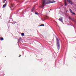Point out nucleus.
Returning <instances> with one entry per match:
<instances>
[{
    "label": "nucleus",
    "mask_w": 76,
    "mask_h": 76,
    "mask_svg": "<svg viewBox=\"0 0 76 76\" xmlns=\"http://www.w3.org/2000/svg\"><path fill=\"white\" fill-rule=\"evenodd\" d=\"M35 15H38V13H35Z\"/></svg>",
    "instance_id": "4468645a"
},
{
    "label": "nucleus",
    "mask_w": 76,
    "mask_h": 76,
    "mask_svg": "<svg viewBox=\"0 0 76 76\" xmlns=\"http://www.w3.org/2000/svg\"><path fill=\"white\" fill-rule=\"evenodd\" d=\"M3 3H4V2H3Z\"/></svg>",
    "instance_id": "aec40b11"
},
{
    "label": "nucleus",
    "mask_w": 76,
    "mask_h": 76,
    "mask_svg": "<svg viewBox=\"0 0 76 76\" xmlns=\"http://www.w3.org/2000/svg\"><path fill=\"white\" fill-rule=\"evenodd\" d=\"M18 42H19V41H20V39H18Z\"/></svg>",
    "instance_id": "2eb2a0df"
},
{
    "label": "nucleus",
    "mask_w": 76,
    "mask_h": 76,
    "mask_svg": "<svg viewBox=\"0 0 76 76\" xmlns=\"http://www.w3.org/2000/svg\"><path fill=\"white\" fill-rule=\"evenodd\" d=\"M35 9V7H33V8L32 9H31V12H33V11H34V9Z\"/></svg>",
    "instance_id": "0eeeda50"
},
{
    "label": "nucleus",
    "mask_w": 76,
    "mask_h": 76,
    "mask_svg": "<svg viewBox=\"0 0 76 76\" xmlns=\"http://www.w3.org/2000/svg\"><path fill=\"white\" fill-rule=\"evenodd\" d=\"M67 6V4L66 3L65 4V6Z\"/></svg>",
    "instance_id": "ddd939ff"
},
{
    "label": "nucleus",
    "mask_w": 76,
    "mask_h": 76,
    "mask_svg": "<svg viewBox=\"0 0 76 76\" xmlns=\"http://www.w3.org/2000/svg\"><path fill=\"white\" fill-rule=\"evenodd\" d=\"M40 26H44V24H42Z\"/></svg>",
    "instance_id": "f8f14e48"
},
{
    "label": "nucleus",
    "mask_w": 76,
    "mask_h": 76,
    "mask_svg": "<svg viewBox=\"0 0 76 76\" xmlns=\"http://www.w3.org/2000/svg\"><path fill=\"white\" fill-rule=\"evenodd\" d=\"M7 4V2H6L5 4L3 5V8H4V7H6V5Z\"/></svg>",
    "instance_id": "7ed1b4c3"
},
{
    "label": "nucleus",
    "mask_w": 76,
    "mask_h": 76,
    "mask_svg": "<svg viewBox=\"0 0 76 76\" xmlns=\"http://www.w3.org/2000/svg\"><path fill=\"white\" fill-rule=\"evenodd\" d=\"M20 56L19 57H20V56H21V55H20Z\"/></svg>",
    "instance_id": "f3484780"
},
{
    "label": "nucleus",
    "mask_w": 76,
    "mask_h": 76,
    "mask_svg": "<svg viewBox=\"0 0 76 76\" xmlns=\"http://www.w3.org/2000/svg\"><path fill=\"white\" fill-rule=\"evenodd\" d=\"M65 3H66V2H65Z\"/></svg>",
    "instance_id": "6ab92c4d"
},
{
    "label": "nucleus",
    "mask_w": 76,
    "mask_h": 76,
    "mask_svg": "<svg viewBox=\"0 0 76 76\" xmlns=\"http://www.w3.org/2000/svg\"><path fill=\"white\" fill-rule=\"evenodd\" d=\"M46 19H48L49 18V17H48L47 16L46 17Z\"/></svg>",
    "instance_id": "9b49d317"
},
{
    "label": "nucleus",
    "mask_w": 76,
    "mask_h": 76,
    "mask_svg": "<svg viewBox=\"0 0 76 76\" xmlns=\"http://www.w3.org/2000/svg\"><path fill=\"white\" fill-rule=\"evenodd\" d=\"M70 12L72 13V14H74V15H75V13L73 12L72 10L71 9H70Z\"/></svg>",
    "instance_id": "20e7f679"
},
{
    "label": "nucleus",
    "mask_w": 76,
    "mask_h": 76,
    "mask_svg": "<svg viewBox=\"0 0 76 76\" xmlns=\"http://www.w3.org/2000/svg\"><path fill=\"white\" fill-rule=\"evenodd\" d=\"M24 35H25V34H24V33H21L22 36H24Z\"/></svg>",
    "instance_id": "6e6552de"
},
{
    "label": "nucleus",
    "mask_w": 76,
    "mask_h": 76,
    "mask_svg": "<svg viewBox=\"0 0 76 76\" xmlns=\"http://www.w3.org/2000/svg\"><path fill=\"white\" fill-rule=\"evenodd\" d=\"M59 20H60V21L61 22L63 23V20L62 19V17H60L59 19Z\"/></svg>",
    "instance_id": "39448f33"
},
{
    "label": "nucleus",
    "mask_w": 76,
    "mask_h": 76,
    "mask_svg": "<svg viewBox=\"0 0 76 76\" xmlns=\"http://www.w3.org/2000/svg\"><path fill=\"white\" fill-rule=\"evenodd\" d=\"M68 2H69V3H70V4H72V1L70 0H67Z\"/></svg>",
    "instance_id": "423d86ee"
},
{
    "label": "nucleus",
    "mask_w": 76,
    "mask_h": 76,
    "mask_svg": "<svg viewBox=\"0 0 76 76\" xmlns=\"http://www.w3.org/2000/svg\"><path fill=\"white\" fill-rule=\"evenodd\" d=\"M65 0V1H66V0Z\"/></svg>",
    "instance_id": "a211bd4d"
},
{
    "label": "nucleus",
    "mask_w": 76,
    "mask_h": 76,
    "mask_svg": "<svg viewBox=\"0 0 76 76\" xmlns=\"http://www.w3.org/2000/svg\"><path fill=\"white\" fill-rule=\"evenodd\" d=\"M57 47L58 50H59L60 49V44L59 42H58L57 44Z\"/></svg>",
    "instance_id": "f03ea898"
},
{
    "label": "nucleus",
    "mask_w": 76,
    "mask_h": 76,
    "mask_svg": "<svg viewBox=\"0 0 76 76\" xmlns=\"http://www.w3.org/2000/svg\"><path fill=\"white\" fill-rule=\"evenodd\" d=\"M56 41H57V42H58V39L57 38H56Z\"/></svg>",
    "instance_id": "9d476101"
},
{
    "label": "nucleus",
    "mask_w": 76,
    "mask_h": 76,
    "mask_svg": "<svg viewBox=\"0 0 76 76\" xmlns=\"http://www.w3.org/2000/svg\"><path fill=\"white\" fill-rule=\"evenodd\" d=\"M4 39L3 38H1V41H3Z\"/></svg>",
    "instance_id": "1a4fd4ad"
},
{
    "label": "nucleus",
    "mask_w": 76,
    "mask_h": 76,
    "mask_svg": "<svg viewBox=\"0 0 76 76\" xmlns=\"http://www.w3.org/2000/svg\"><path fill=\"white\" fill-rule=\"evenodd\" d=\"M55 2H56V1L51 2L50 0H42V5L40 6L41 8V9L43 8L47 4H50V3H55Z\"/></svg>",
    "instance_id": "f257e3e1"
},
{
    "label": "nucleus",
    "mask_w": 76,
    "mask_h": 76,
    "mask_svg": "<svg viewBox=\"0 0 76 76\" xmlns=\"http://www.w3.org/2000/svg\"><path fill=\"white\" fill-rule=\"evenodd\" d=\"M3 1H6V0H3Z\"/></svg>",
    "instance_id": "dca6fc26"
}]
</instances>
